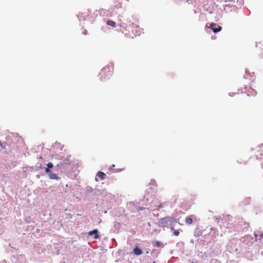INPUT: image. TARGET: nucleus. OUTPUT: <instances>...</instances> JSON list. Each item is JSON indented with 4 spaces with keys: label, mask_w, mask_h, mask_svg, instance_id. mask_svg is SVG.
Here are the masks:
<instances>
[{
    "label": "nucleus",
    "mask_w": 263,
    "mask_h": 263,
    "mask_svg": "<svg viewBox=\"0 0 263 263\" xmlns=\"http://www.w3.org/2000/svg\"><path fill=\"white\" fill-rule=\"evenodd\" d=\"M133 251L134 254L136 255H139L142 253V251H141V250L138 247H136L134 249Z\"/></svg>",
    "instance_id": "0eeeda50"
},
{
    "label": "nucleus",
    "mask_w": 263,
    "mask_h": 263,
    "mask_svg": "<svg viewBox=\"0 0 263 263\" xmlns=\"http://www.w3.org/2000/svg\"><path fill=\"white\" fill-rule=\"evenodd\" d=\"M47 168H48V169H49L50 168H52L53 167V164L51 162H49L47 163Z\"/></svg>",
    "instance_id": "9d476101"
},
{
    "label": "nucleus",
    "mask_w": 263,
    "mask_h": 263,
    "mask_svg": "<svg viewBox=\"0 0 263 263\" xmlns=\"http://www.w3.org/2000/svg\"><path fill=\"white\" fill-rule=\"evenodd\" d=\"M163 207H164V205H163V204H162V203L160 204L158 206V209H161V208H163Z\"/></svg>",
    "instance_id": "4468645a"
},
{
    "label": "nucleus",
    "mask_w": 263,
    "mask_h": 263,
    "mask_svg": "<svg viewBox=\"0 0 263 263\" xmlns=\"http://www.w3.org/2000/svg\"><path fill=\"white\" fill-rule=\"evenodd\" d=\"M113 66L107 65L104 67L100 72L101 79L102 81H105L106 79H109L113 73Z\"/></svg>",
    "instance_id": "f257e3e1"
},
{
    "label": "nucleus",
    "mask_w": 263,
    "mask_h": 263,
    "mask_svg": "<svg viewBox=\"0 0 263 263\" xmlns=\"http://www.w3.org/2000/svg\"><path fill=\"white\" fill-rule=\"evenodd\" d=\"M98 230L97 229L93 230V231H90L88 233L89 236H93V238L96 239H98L100 236L98 234Z\"/></svg>",
    "instance_id": "39448f33"
},
{
    "label": "nucleus",
    "mask_w": 263,
    "mask_h": 263,
    "mask_svg": "<svg viewBox=\"0 0 263 263\" xmlns=\"http://www.w3.org/2000/svg\"><path fill=\"white\" fill-rule=\"evenodd\" d=\"M161 242L160 241H157L156 242L155 246H156L157 247H161Z\"/></svg>",
    "instance_id": "9b49d317"
},
{
    "label": "nucleus",
    "mask_w": 263,
    "mask_h": 263,
    "mask_svg": "<svg viewBox=\"0 0 263 263\" xmlns=\"http://www.w3.org/2000/svg\"><path fill=\"white\" fill-rule=\"evenodd\" d=\"M174 234L176 236H178L180 234V232H179V230H175L174 232Z\"/></svg>",
    "instance_id": "f8f14e48"
},
{
    "label": "nucleus",
    "mask_w": 263,
    "mask_h": 263,
    "mask_svg": "<svg viewBox=\"0 0 263 263\" xmlns=\"http://www.w3.org/2000/svg\"><path fill=\"white\" fill-rule=\"evenodd\" d=\"M106 24L109 25V26H112V27H116V23L114 21H110V20H108L106 22Z\"/></svg>",
    "instance_id": "6e6552de"
},
{
    "label": "nucleus",
    "mask_w": 263,
    "mask_h": 263,
    "mask_svg": "<svg viewBox=\"0 0 263 263\" xmlns=\"http://www.w3.org/2000/svg\"><path fill=\"white\" fill-rule=\"evenodd\" d=\"M171 230H174V228L173 227H171Z\"/></svg>",
    "instance_id": "dca6fc26"
},
{
    "label": "nucleus",
    "mask_w": 263,
    "mask_h": 263,
    "mask_svg": "<svg viewBox=\"0 0 263 263\" xmlns=\"http://www.w3.org/2000/svg\"><path fill=\"white\" fill-rule=\"evenodd\" d=\"M97 177H99L101 180H103L106 178V174L102 172H99L97 174Z\"/></svg>",
    "instance_id": "423d86ee"
},
{
    "label": "nucleus",
    "mask_w": 263,
    "mask_h": 263,
    "mask_svg": "<svg viewBox=\"0 0 263 263\" xmlns=\"http://www.w3.org/2000/svg\"><path fill=\"white\" fill-rule=\"evenodd\" d=\"M185 222L189 224H192L193 223L192 218L191 217H187L185 218Z\"/></svg>",
    "instance_id": "1a4fd4ad"
},
{
    "label": "nucleus",
    "mask_w": 263,
    "mask_h": 263,
    "mask_svg": "<svg viewBox=\"0 0 263 263\" xmlns=\"http://www.w3.org/2000/svg\"><path fill=\"white\" fill-rule=\"evenodd\" d=\"M251 91H252V95H255L256 94V91L253 89H251Z\"/></svg>",
    "instance_id": "ddd939ff"
},
{
    "label": "nucleus",
    "mask_w": 263,
    "mask_h": 263,
    "mask_svg": "<svg viewBox=\"0 0 263 263\" xmlns=\"http://www.w3.org/2000/svg\"><path fill=\"white\" fill-rule=\"evenodd\" d=\"M173 221V218L171 217H166L161 218L160 220L159 224L162 227H168L169 226H171Z\"/></svg>",
    "instance_id": "f03ea898"
},
{
    "label": "nucleus",
    "mask_w": 263,
    "mask_h": 263,
    "mask_svg": "<svg viewBox=\"0 0 263 263\" xmlns=\"http://www.w3.org/2000/svg\"><path fill=\"white\" fill-rule=\"evenodd\" d=\"M95 180H96V181H98V178L97 177L96 178Z\"/></svg>",
    "instance_id": "2eb2a0df"
},
{
    "label": "nucleus",
    "mask_w": 263,
    "mask_h": 263,
    "mask_svg": "<svg viewBox=\"0 0 263 263\" xmlns=\"http://www.w3.org/2000/svg\"><path fill=\"white\" fill-rule=\"evenodd\" d=\"M209 28H211L214 33L220 31L222 29L221 27L215 23H211L210 24Z\"/></svg>",
    "instance_id": "7ed1b4c3"
},
{
    "label": "nucleus",
    "mask_w": 263,
    "mask_h": 263,
    "mask_svg": "<svg viewBox=\"0 0 263 263\" xmlns=\"http://www.w3.org/2000/svg\"><path fill=\"white\" fill-rule=\"evenodd\" d=\"M45 172L48 174L49 178L50 179L58 180L59 177L56 174L52 173L50 169L48 168H45Z\"/></svg>",
    "instance_id": "20e7f679"
}]
</instances>
